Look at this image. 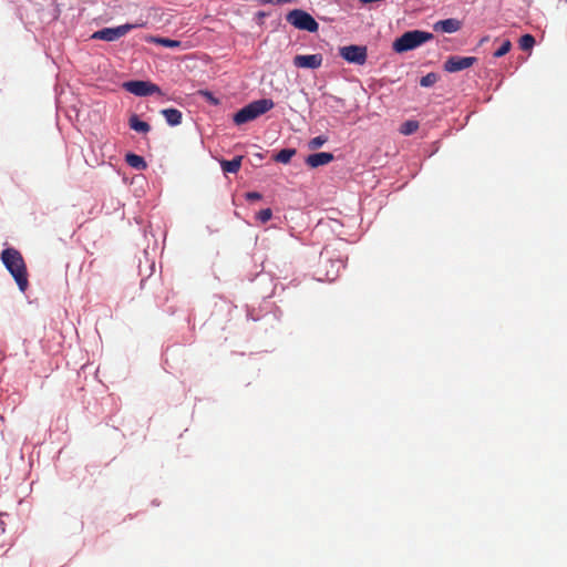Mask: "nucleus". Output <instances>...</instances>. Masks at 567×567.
<instances>
[{
  "mask_svg": "<svg viewBox=\"0 0 567 567\" xmlns=\"http://www.w3.org/2000/svg\"><path fill=\"white\" fill-rule=\"evenodd\" d=\"M1 261L6 269L13 277L19 290L24 292L28 289V271L21 252L12 247L6 248L1 252Z\"/></svg>",
  "mask_w": 567,
  "mask_h": 567,
  "instance_id": "obj_1",
  "label": "nucleus"
},
{
  "mask_svg": "<svg viewBox=\"0 0 567 567\" xmlns=\"http://www.w3.org/2000/svg\"><path fill=\"white\" fill-rule=\"evenodd\" d=\"M433 38L434 35L431 32L411 30L396 38L392 44V48L396 53H403L423 45L424 43L431 41Z\"/></svg>",
  "mask_w": 567,
  "mask_h": 567,
  "instance_id": "obj_2",
  "label": "nucleus"
},
{
  "mask_svg": "<svg viewBox=\"0 0 567 567\" xmlns=\"http://www.w3.org/2000/svg\"><path fill=\"white\" fill-rule=\"evenodd\" d=\"M275 103L271 99H260L250 102L238 112L234 114V122L237 125L245 124L247 122L254 121L260 115L267 113L271 109H274Z\"/></svg>",
  "mask_w": 567,
  "mask_h": 567,
  "instance_id": "obj_3",
  "label": "nucleus"
},
{
  "mask_svg": "<svg viewBox=\"0 0 567 567\" xmlns=\"http://www.w3.org/2000/svg\"><path fill=\"white\" fill-rule=\"evenodd\" d=\"M286 19L291 25L299 30L317 32L319 29V23L315 20V18L301 9L291 10L287 14Z\"/></svg>",
  "mask_w": 567,
  "mask_h": 567,
  "instance_id": "obj_4",
  "label": "nucleus"
},
{
  "mask_svg": "<svg viewBox=\"0 0 567 567\" xmlns=\"http://www.w3.org/2000/svg\"><path fill=\"white\" fill-rule=\"evenodd\" d=\"M134 24H122L114 28H103L99 31H95L92 34V39L95 40H102L106 42H113L118 40L120 38L124 37L127 32H130L132 29H134Z\"/></svg>",
  "mask_w": 567,
  "mask_h": 567,
  "instance_id": "obj_5",
  "label": "nucleus"
},
{
  "mask_svg": "<svg viewBox=\"0 0 567 567\" xmlns=\"http://www.w3.org/2000/svg\"><path fill=\"white\" fill-rule=\"evenodd\" d=\"M340 56L349 63L363 65L367 62V48L363 45H346L339 50Z\"/></svg>",
  "mask_w": 567,
  "mask_h": 567,
  "instance_id": "obj_6",
  "label": "nucleus"
},
{
  "mask_svg": "<svg viewBox=\"0 0 567 567\" xmlns=\"http://www.w3.org/2000/svg\"><path fill=\"white\" fill-rule=\"evenodd\" d=\"M123 87L136 96H151L161 93L159 86L150 81H127L123 84Z\"/></svg>",
  "mask_w": 567,
  "mask_h": 567,
  "instance_id": "obj_7",
  "label": "nucleus"
},
{
  "mask_svg": "<svg viewBox=\"0 0 567 567\" xmlns=\"http://www.w3.org/2000/svg\"><path fill=\"white\" fill-rule=\"evenodd\" d=\"M475 62V56L452 55L444 62V70L450 73H455L472 66Z\"/></svg>",
  "mask_w": 567,
  "mask_h": 567,
  "instance_id": "obj_8",
  "label": "nucleus"
},
{
  "mask_svg": "<svg viewBox=\"0 0 567 567\" xmlns=\"http://www.w3.org/2000/svg\"><path fill=\"white\" fill-rule=\"evenodd\" d=\"M323 56L320 53L315 54H298L293 58V65L299 69L316 70L322 65Z\"/></svg>",
  "mask_w": 567,
  "mask_h": 567,
  "instance_id": "obj_9",
  "label": "nucleus"
},
{
  "mask_svg": "<svg viewBox=\"0 0 567 567\" xmlns=\"http://www.w3.org/2000/svg\"><path fill=\"white\" fill-rule=\"evenodd\" d=\"M461 28H462V22L455 18L440 20L433 24V30L435 32H443V33H455Z\"/></svg>",
  "mask_w": 567,
  "mask_h": 567,
  "instance_id": "obj_10",
  "label": "nucleus"
},
{
  "mask_svg": "<svg viewBox=\"0 0 567 567\" xmlns=\"http://www.w3.org/2000/svg\"><path fill=\"white\" fill-rule=\"evenodd\" d=\"M333 158L334 156L332 153L320 152L308 155L305 162L311 168H316L329 164L330 162L333 161Z\"/></svg>",
  "mask_w": 567,
  "mask_h": 567,
  "instance_id": "obj_11",
  "label": "nucleus"
},
{
  "mask_svg": "<svg viewBox=\"0 0 567 567\" xmlns=\"http://www.w3.org/2000/svg\"><path fill=\"white\" fill-rule=\"evenodd\" d=\"M161 113L165 117L166 123L171 126H177L182 123L183 115L177 109H164Z\"/></svg>",
  "mask_w": 567,
  "mask_h": 567,
  "instance_id": "obj_12",
  "label": "nucleus"
},
{
  "mask_svg": "<svg viewBox=\"0 0 567 567\" xmlns=\"http://www.w3.org/2000/svg\"><path fill=\"white\" fill-rule=\"evenodd\" d=\"M128 125L132 130L146 134L151 131V125L147 122H144L140 120V117L136 114H133L130 117Z\"/></svg>",
  "mask_w": 567,
  "mask_h": 567,
  "instance_id": "obj_13",
  "label": "nucleus"
},
{
  "mask_svg": "<svg viewBox=\"0 0 567 567\" xmlns=\"http://www.w3.org/2000/svg\"><path fill=\"white\" fill-rule=\"evenodd\" d=\"M125 162L132 168L137 169V171H143L147 167L145 159L142 156L134 154V153L126 154Z\"/></svg>",
  "mask_w": 567,
  "mask_h": 567,
  "instance_id": "obj_14",
  "label": "nucleus"
},
{
  "mask_svg": "<svg viewBox=\"0 0 567 567\" xmlns=\"http://www.w3.org/2000/svg\"><path fill=\"white\" fill-rule=\"evenodd\" d=\"M241 159H243L241 156H236L230 161H226V159L221 161L220 166H221L223 172L231 173V174L237 173L241 166Z\"/></svg>",
  "mask_w": 567,
  "mask_h": 567,
  "instance_id": "obj_15",
  "label": "nucleus"
},
{
  "mask_svg": "<svg viewBox=\"0 0 567 567\" xmlns=\"http://www.w3.org/2000/svg\"><path fill=\"white\" fill-rule=\"evenodd\" d=\"M330 264L331 269L327 271L326 279L328 281H333L338 277L340 270L344 268V265L343 261L340 259L331 260Z\"/></svg>",
  "mask_w": 567,
  "mask_h": 567,
  "instance_id": "obj_16",
  "label": "nucleus"
},
{
  "mask_svg": "<svg viewBox=\"0 0 567 567\" xmlns=\"http://www.w3.org/2000/svg\"><path fill=\"white\" fill-rule=\"evenodd\" d=\"M295 154V148H282L274 156V159L278 163L288 164Z\"/></svg>",
  "mask_w": 567,
  "mask_h": 567,
  "instance_id": "obj_17",
  "label": "nucleus"
},
{
  "mask_svg": "<svg viewBox=\"0 0 567 567\" xmlns=\"http://www.w3.org/2000/svg\"><path fill=\"white\" fill-rule=\"evenodd\" d=\"M535 45V38L532 34H524L519 39V48L524 51L530 50Z\"/></svg>",
  "mask_w": 567,
  "mask_h": 567,
  "instance_id": "obj_18",
  "label": "nucleus"
},
{
  "mask_svg": "<svg viewBox=\"0 0 567 567\" xmlns=\"http://www.w3.org/2000/svg\"><path fill=\"white\" fill-rule=\"evenodd\" d=\"M437 81V74L434 72H430L426 75L422 76L420 80V85L422 87L433 86Z\"/></svg>",
  "mask_w": 567,
  "mask_h": 567,
  "instance_id": "obj_19",
  "label": "nucleus"
},
{
  "mask_svg": "<svg viewBox=\"0 0 567 567\" xmlns=\"http://www.w3.org/2000/svg\"><path fill=\"white\" fill-rule=\"evenodd\" d=\"M154 42L161 44L165 48H177L181 45V42L177 40L168 39V38H155Z\"/></svg>",
  "mask_w": 567,
  "mask_h": 567,
  "instance_id": "obj_20",
  "label": "nucleus"
},
{
  "mask_svg": "<svg viewBox=\"0 0 567 567\" xmlns=\"http://www.w3.org/2000/svg\"><path fill=\"white\" fill-rule=\"evenodd\" d=\"M328 137L326 135H319L309 141L308 146L310 150H318L324 143H327Z\"/></svg>",
  "mask_w": 567,
  "mask_h": 567,
  "instance_id": "obj_21",
  "label": "nucleus"
},
{
  "mask_svg": "<svg viewBox=\"0 0 567 567\" xmlns=\"http://www.w3.org/2000/svg\"><path fill=\"white\" fill-rule=\"evenodd\" d=\"M417 127H419L417 122L408 121L402 125L401 133H403L404 135H410V134L414 133L417 130Z\"/></svg>",
  "mask_w": 567,
  "mask_h": 567,
  "instance_id": "obj_22",
  "label": "nucleus"
},
{
  "mask_svg": "<svg viewBox=\"0 0 567 567\" xmlns=\"http://www.w3.org/2000/svg\"><path fill=\"white\" fill-rule=\"evenodd\" d=\"M512 48V43L509 40H505L501 47L494 52L495 58L504 56Z\"/></svg>",
  "mask_w": 567,
  "mask_h": 567,
  "instance_id": "obj_23",
  "label": "nucleus"
},
{
  "mask_svg": "<svg viewBox=\"0 0 567 567\" xmlns=\"http://www.w3.org/2000/svg\"><path fill=\"white\" fill-rule=\"evenodd\" d=\"M272 217V212L270 208H265V209H261L258 214H257V219L265 224L267 223L268 220H270Z\"/></svg>",
  "mask_w": 567,
  "mask_h": 567,
  "instance_id": "obj_24",
  "label": "nucleus"
},
{
  "mask_svg": "<svg viewBox=\"0 0 567 567\" xmlns=\"http://www.w3.org/2000/svg\"><path fill=\"white\" fill-rule=\"evenodd\" d=\"M246 198L249 202L259 200V199H261V194H259L257 192H249L246 194Z\"/></svg>",
  "mask_w": 567,
  "mask_h": 567,
  "instance_id": "obj_25",
  "label": "nucleus"
},
{
  "mask_svg": "<svg viewBox=\"0 0 567 567\" xmlns=\"http://www.w3.org/2000/svg\"><path fill=\"white\" fill-rule=\"evenodd\" d=\"M292 0H260L261 3H276V4H281V3H287V2H291Z\"/></svg>",
  "mask_w": 567,
  "mask_h": 567,
  "instance_id": "obj_26",
  "label": "nucleus"
},
{
  "mask_svg": "<svg viewBox=\"0 0 567 567\" xmlns=\"http://www.w3.org/2000/svg\"><path fill=\"white\" fill-rule=\"evenodd\" d=\"M205 95H207L209 97V100H212L215 104L217 103V100H215L212 95V93L209 92H205Z\"/></svg>",
  "mask_w": 567,
  "mask_h": 567,
  "instance_id": "obj_27",
  "label": "nucleus"
},
{
  "mask_svg": "<svg viewBox=\"0 0 567 567\" xmlns=\"http://www.w3.org/2000/svg\"><path fill=\"white\" fill-rule=\"evenodd\" d=\"M258 16H259V18H264L265 13L264 12H259Z\"/></svg>",
  "mask_w": 567,
  "mask_h": 567,
  "instance_id": "obj_28",
  "label": "nucleus"
},
{
  "mask_svg": "<svg viewBox=\"0 0 567 567\" xmlns=\"http://www.w3.org/2000/svg\"><path fill=\"white\" fill-rule=\"evenodd\" d=\"M256 156H257L258 158H260V159L262 158V155H261V154H256Z\"/></svg>",
  "mask_w": 567,
  "mask_h": 567,
  "instance_id": "obj_29",
  "label": "nucleus"
}]
</instances>
